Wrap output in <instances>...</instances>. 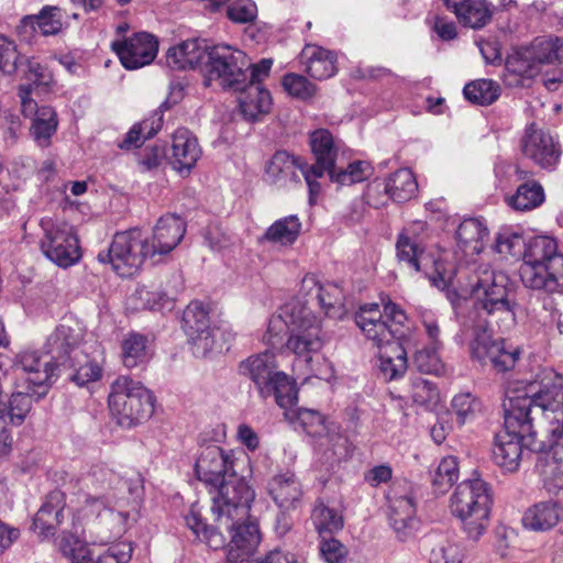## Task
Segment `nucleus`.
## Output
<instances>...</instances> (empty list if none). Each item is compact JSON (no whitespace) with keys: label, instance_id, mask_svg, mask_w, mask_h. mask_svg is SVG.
Returning <instances> with one entry per match:
<instances>
[{"label":"nucleus","instance_id":"obj_1","mask_svg":"<svg viewBox=\"0 0 563 563\" xmlns=\"http://www.w3.org/2000/svg\"><path fill=\"white\" fill-rule=\"evenodd\" d=\"M426 235L427 224L422 221H415L404 228L396 242L398 261L415 272L422 273L438 288L471 290L476 301L488 312L509 313L506 274L496 272L477 260L453 265L449 263V253L435 257L424 249Z\"/></svg>","mask_w":563,"mask_h":563},{"label":"nucleus","instance_id":"obj_2","mask_svg":"<svg viewBox=\"0 0 563 563\" xmlns=\"http://www.w3.org/2000/svg\"><path fill=\"white\" fill-rule=\"evenodd\" d=\"M267 389V393L260 394L261 397L266 399L274 396L276 404L285 410V419L294 429H300L309 438L316 455L324 464L332 465L351 455V443L340 423L316 409L292 408L297 401V387L287 374H275Z\"/></svg>","mask_w":563,"mask_h":563},{"label":"nucleus","instance_id":"obj_3","mask_svg":"<svg viewBox=\"0 0 563 563\" xmlns=\"http://www.w3.org/2000/svg\"><path fill=\"white\" fill-rule=\"evenodd\" d=\"M195 472L199 481L216 488L212 496V512L220 519L235 514L239 518L246 515L255 493L243 477L235 471L232 451H225L217 444L202 445L195 463Z\"/></svg>","mask_w":563,"mask_h":563},{"label":"nucleus","instance_id":"obj_4","mask_svg":"<svg viewBox=\"0 0 563 563\" xmlns=\"http://www.w3.org/2000/svg\"><path fill=\"white\" fill-rule=\"evenodd\" d=\"M286 334V349L297 361L310 366L321 352L324 338L321 320L298 299L284 303L278 313L269 319L264 340L269 346L277 349L283 344Z\"/></svg>","mask_w":563,"mask_h":563},{"label":"nucleus","instance_id":"obj_5","mask_svg":"<svg viewBox=\"0 0 563 563\" xmlns=\"http://www.w3.org/2000/svg\"><path fill=\"white\" fill-rule=\"evenodd\" d=\"M457 290L463 297L470 296L472 301V310L463 322V327L472 331V338L470 341V353L472 360L478 362L481 365L490 364L497 372H507L512 369L520 357V349L518 346L507 344L503 339H495L487 321V317H498L514 321V306L509 299V294L511 291L510 279L508 278L506 288V300L508 302L509 313L503 311L488 312L476 301V298L471 290Z\"/></svg>","mask_w":563,"mask_h":563},{"label":"nucleus","instance_id":"obj_6","mask_svg":"<svg viewBox=\"0 0 563 563\" xmlns=\"http://www.w3.org/2000/svg\"><path fill=\"white\" fill-rule=\"evenodd\" d=\"M538 383L529 384L526 390H508L505 402L519 408L521 417L536 426L537 416L541 417L545 434H556L563 430V377L551 368L540 374Z\"/></svg>","mask_w":563,"mask_h":563},{"label":"nucleus","instance_id":"obj_7","mask_svg":"<svg viewBox=\"0 0 563 563\" xmlns=\"http://www.w3.org/2000/svg\"><path fill=\"white\" fill-rule=\"evenodd\" d=\"M250 509L251 505L245 517L239 518L233 512V515L228 516V520L220 519L219 514L213 512L217 522L216 528L207 526L200 515L192 510L185 517V522L200 541L213 550L224 545L225 538L220 530L225 529L231 538L228 543V560L249 559L261 541L258 526L251 520Z\"/></svg>","mask_w":563,"mask_h":563},{"label":"nucleus","instance_id":"obj_8","mask_svg":"<svg viewBox=\"0 0 563 563\" xmlns=\"http://www.w3.org/2000/svg\"><path fill=\"white\" fill-rule=\"evenodd\" d=\"M519 274L523 285L549 294H563V254L549 235L529 240L522 254Z\"/></svg>","mask_w":563,"mask_h":563},{"label":"nucleus","instance_id":"obj_9","mask_svg":"<svg viewBox=\"0 0 563 563\" xmlns=\"http://www.w3.org/2000/svg\"><path fill=\"white\" fill-rule=\"evenodd\" d=\"M74 519L80 523L96 520L113 534L123 533L130 520L135 519L137 503L126 496L110 497L109 492H92L78 487L69 503Z\"/></svg>","mask_w":563,"mask_h":563},{"label":"nucleus","instance_id":"obj_10","mask_svg":"<svg viewBox=\"0 0 563 563\" xmlns=\"http://www.w3.org/2000/svg\"><path fill=\"white\" fill-rule=\"evenodd\" d=\"M492 506V487L481 477L461 482L449 501L451 514L461 521L467 537L475 541L489 526Z\"/></svg>","mask_w":563,"mask_h":563},{"label":"nucleus","instance_id":"obj_11","mask_svg":"<svg viewBox=\"0 0 563 563\" xmlns=\"http://www.w3.org/2000/svg\"><path fill=\"white\" fill-rule=\"evenodd\" d=\"M504 429L495 437L493 457L495 463L506 472H515L520 465L523 448L544 450L543 440H537V426L521 417L520 409L509 407L504 401Z\"/></svg>","mask_w":563,"mask_h":563},{"label":"nucleus","instance_id":"obj_12","mask_svg":"<svg viewBox=\"0 0 563 563\" xmlns=\"http://www.w3.org/2000/svg\"><path fill=\"white\" fill-rule=\"evenodd\" d=\"M252 66L247 55L230 45L209 48L201 73L206 86L217 82L224 89L244 91L247 87L246 70Z\"/></svg>","mask_w":563,"mask_h":563},{"label":"nucleus","instance_id":"obj_13","mask_svg":"<svg viewBox=\"0 0 563 563\" xmlns=\"http://www.w3.org/2000/svg\"><path fill=\"white\" fill-rule=\"evenodd\" d=\"M407 316L399 306L386 302L383 310L378 303H366L355 313V322L368 341L378 349L401 341L406 336Z\"/></svg>","mask_w":563,"mask_h":563},{"label":"nucleus","instance_id":"obj_14","mask_svg":"<svg viewBox=\"0 0 563 563\" xmlns=\"http://www.w3.org/2000/svg\"><path fill=\"white\" fill-rule=\"evenodd\" d=\"M109 409L118 423L131 428L150 418L154 411V396L140 382L119 376L111 384Z\"/></svg>","mask_w":563,"mask_h":563},{"label":"nucleus","instance_id":"obj_15","mask_svg":"<svg viewBox=\"0 0 563 563\" xmlns=\"http://www.w3.org/2000/svg\"><path fill=\"white\" fill-rule=\"evenodd\" d=\"M43 236L40 249L44 256L62 268L75 265L81 257L78 238L74 228L65 221L42 218Z\"/></svg>","mask_w":563,"mask_h":563},{"label":"nucleus","instance_id":"obj_16","mask_svg":"<svg viewBox=\"0 0 563 563\" xmlns=\"http://www.w3.org/2000/svg\"><path fill=\"white\" fill-rule=\"evenodd\" d=\"M147 257L150 258L146 239L136 228L118 232L108 252L98 254L101 263L111 264L113 271L122 277L133 275Z\"/></svg>","mask_w":563,"mask_h":563},{"label":"nucleus","instance_id":"obj_17","mask_svg":"<svg viewBox=\"0 0 563 563\" xmlns=\"http://www.w3.org/2000/svg\"><path fill=\"white\" fill-rule=\"evenodd\" d=\"M309 143L316 161L313 164H308L309 169L307 170L309 201L313 203L314 198L321 191L319 178L335 165L341 141L334 137L329 130L318 129L310 133Z\"/></svg>","mask_w":563,"mask_h":563},{"label":"nucleus","instance_id":"obj_18","mask_svg":"<svg viewBox=\"0 0 563 563\" xmlns=\"http://www.w3.org/2000/svg\"><path fill=\"white\" fill-rule=\"evenodd\" d=\"M57 544L62 554L71 563H128L133 552L131 543L118 542L96 553L79 537L66 532L58 538Z\"/></svg>","mask_w":563,"mask_h":563},{"label":"nucleus","instance_id":"obj_19","mask_svg":"<svg viewBox=\"0 0 563 563\" xmlns=\"http://www.w3.org/2000/svg\"><path fill=\"white\" fill-rule=\"evenodd\" d=\"M183 329L192 344L194 354L206 356L217 346L220 328H211L209 311L198 300L191 301L183 313Z\"/></svg>","mask_w":563,"mask_h":563},{"label":"nucleus","instance_id":"obj_20","mask_svg":"<svg viewBox=\"0 0 563 563\" xmlns=\"http://www.w3.org/2000/svg\"><path fill=\"white\" fill-rule=\"evenodd\" d=\"M15 371H20L26 384L40 399L48 393L54 376L55 365L47 353L42 354L35 350H24L14 357Z\"/></svg>","mask_w":563,"mask_h":563},{"label":"nucleus","instance_id":"obj_21","mask_svg":"<svg viewBox=\"0 0 563 563\" xmlns=\"http://www.w3.org/2000/svg\"><path fill=\"white\" fill-rule=\"evenodd\" d=\"M521 153L542 169L553 170L561 157L559 140L548 130L532 123L528 125L520 140Z\"/></svg>","mask_w":563,"mask_h":563},{"label":"nucleus","instance_id":"obj_22","mask_svg":"<svg viewBox=\"0 0 563 563\" xmlns=\"http://www.w3.org/2000/svg\"><path fill=\"white\" fill-rule=\"evenodd\" d=\"M267 493L280 510L277 523L284 530H288L286 514L300 508L305 495L300 479L291 471L275 474L267 483Z\"/></svg>","mask_w":563,"mask_h":563},{"label":"nucleus","instance_id":"obj_23","mask_svg":"<svg viewBox=\"0 0 563 563\" xmlns=\"http://www.w3.org/2000/svg\"><path fill=\"white\" fill-rule=\"evenodd\" d=\"M111 48L125 69L134 70L150 65L155 59L158 41L147 32H139L130 37L112 41Z\"/></svg>","mask_w":563,"mask_h":563},{"label":"nucleus","instance_id":"obj_24","mask_svg":"<svg viewBox=\"0 0 563 563\" xmlns=\"http://www.w3.org/2000/svg\"><path fill=\"white\" fill-rule=\"evenodd\" d=\"M31 87L20 86L19 97L21 99L22 113L32 118L31 135L37 145L46 147L55 134L58 125L57 114L49 106H41L30 98Z\"/></svg>","mask_w":563,"mask_h":563},{"label":"nucleus","instance_id":"obj_25","mask_svg":"<svg viewBox=\"0 0 563 563\" xmlns=\"http://www.w3.org/2000/svg\"><path fill=\"white\" fill-rule=\"evenodd\" d=\"M186 222L176 214L162 216L153 229L152 238L146 239L150 258L158 262L173 252L184 239Z\"/></svg>","mask_w":563,"mask_h":563},{"label":"nucleus","instance_id":"obj_26","mask_svg":"<svg viewBox=\"0 0 563 563\" xmlns=\"http://www.w3.org/2000/svg\"><path fill=\"white\" fill-rule=\"evenodd\" d=\"M308 163L286 151H277L265 168V180L277 187H292L300 184L299 173L307 183Z\"/></svg>","mask_w":563,"mask_h":563},{"label":"nucleus","instance_id":"obj_27","mask_svg":"<svg viewBox=\"0 0 563 563\" xmlns=\"http://www.w3.org/2000/svg\"><path fill=\"white\" fill-rule=\"evenodd\" d=\"M82 341V330L75 323L74 325L62 323L48 335L45 347L52 360L60 362V365L74 367L71 354L77 356V350Z\"/></svg>","mask_w":563,"mask_h":563},{"label":"nucleus","instance_id":"obj_28","mask_svg":"<svg viewBox=\"0 0 563 563\" xmlns=\"http://www.w3.org/2000/svg\"><path fill=\"white\" fill-rule=\"evenodd\" d=\"M415 498L410 494L389 497V523L401 541L411 539L419 527Z\"/></svg>","mask_w":563,"mask_h":563},{"label":"nucleus","instance_id":"obj_29","mask_svg":"<svg viewBox=\"0 0 563 563\" xmlns=\"http://www.w3.org/2000/svg\"><path fill=\"white\" fill-rule=\"evenodd\" d=\"M77 485L92 492H109L112 498H120L131 492L126 481L103 464L93 465L77 479Z\"/></svg>","mask_w":563,"mask_h":563},{"label":"nucleus","instance_id":"obj_30","mask_svg":"<svg viewBox=\"0 0 563 563\" xmlns=\"http://www.w3.org/2000/svg\"><path fill=\"white\" fill-rule=\"evenodd\" d=\"M444 4L462 25L471 29L486 26L492 21L495 10L486 0H444Z\"/></svg>","mask_w":563,"mask_h":563},{"label":"nucleus","instance_id":"obj_31","mask_svg":"<svg viewBox=\"0 0 563 563\" xmlns=\"http://www.w3.org/2000/svg\"><path fill=\"white\" fill-rule=\"evenodd\" d=\"M170 150V163L179 173L189 172L201 156L197 137L184 128L174 133Z\"/></svg>","mask_w":563,"mask_h":563},{"label":"nucleus","instance_id":"obj_32","mask_svg":"<svg viewBox=\"0 0 563 563\" xmlns=\"http://www.w3.org/2000/svg\"><path fill=\"white\" fill-rule=\"evenodd\" d=\"M65 505V494L62 490L51 492L33 519L34 531L44 537L54 534L64 519Z\"/></svg>","mask_w":563,"mask_h":563},{"label":"nucleus","instance_id":"obj_33","mask_svg":"<svg viewBox=\"0 0 563 563\" xmlns=\"http://www.w3.org/2000/svg\"><path fill=\"white\" fill-rule=\"evenodd\" d=\"M209 48L205 41L198 38L183 41L168 48L167 65L174 69L195 68L197 65L202 67Z\"/></svg>","mask_w":563,"mask_h":563},{"label":"nucleus","instance_id":"obj_34","mask_svg":"<svg viewBox=\"0 0 563 563\" xmlns=\"http://www.w3.org/2000/svg\"><path fill=\"white\" fill-rule=\"evenodd\" d=\"M275 355L271 350L255 356L249 357L240 365L241 374L247 376L255 384L258 393H267V385L275 378L276 369Z\"/></svg>","mask_w":563,"mask_h":563},{"label":"nucleus","instance_id":"obj_35","mask_svg":"<svg viewBox=\"0 0 563 563\" xmlns=\"http://www.w3.org/2000/svg\"><path fill=\"white\" fill-rule=\"evenodd\" d=\"M561 520H563V507L552 500L532 505L525 511L521 518L526 529L537 532L551 530Z\"/></svg>","mask_w":563,"mask_h":563},{"label":"nucleus","instance_id":"obj_36","mask_svg":"<svg viewBox=\"0 0 563 563\" xmlns=\"http://www.w3.org/2000/svg\"><path fill=\"white\" fill-rule=\"evenodd\" d=\"M489 230L481 218L464 219L456 230V241L465 256L478 255L485 246Z\"/></svg>","mask_w":563,"mask_h":563},{"label":"nucleus","instance_id":"obj_37","mask_svg":"<svg viewBox=\"0 0 563 563\" xmlns=\"http://www.w3.org/2000/svg\"><path fill=\"white\" fill-rule=\"evenodd\" d=\"M305 70L314 79L323 80L336 73L335 55L317 45H306L300 54Z\"/></svg>","mask_w":563,"mask_h":563},{"label":"nucleus","instance_id":"obj_38","mask_svg":"<svg viewBox=\"0 0 563 563\" xmlns=\"http://www.w3.org/2000/svg\"><path fill=\"white\" fill-rule=\"evenodd\" d=\"M301 222L295 214L276 220L260 238L261 243H271L279 246H290L298 239Z\"/></svg>","mask_w":563,"mask_h":563},{"label":"nucleus","instance_id":"obj_39","mask_svg":"<svg viewBox=\"0 0 563 563\" xmlns=\"http://www.w3.org/2000/svg\"><path fill=\"white\" fill-rule=\"evenodd\" d=\"M507 205L521 212L537 209L545 200V192L542 185L538 180H529L521 183L516 191L506 197Z\"/></svg>","mask_w":563,"mask_h":563},{"label":"nucleus","instance_id":"obj_40","mask_svg":"<svg viewBox=\"0 0 563 563\" xmlns=\"http://www.w3.org/2000/svg\"><path fill=\"white\" fill-rule=\"evenodd\" d=\"M378 360L380 373L387 380L397 379L407 371V353L400 341L379 349Z\"/></svg>","mask_w":563,"mask_h":563},{"label":"nucleus","instance_id":"obj_41","mask_svg":"<svg viewBox=\"0 0 563 563\" xmlns=\"http://www.w3.org/2000/svg\"><path fill=\"white\" fill-rule=\"evenodd\" d=\"M384 190L393 201L401 203L415 197L418 184L410 169L400 168L385 180Z\"/></svg>","mask_w":563,"mask_h":563},{"label":"nucleus","instance_id":"obj_42","mask_svg":"<svg viewBox=\"0 0 563 563\" xmlns=\"http://www.w3.org/2000/svg\"><path fill=\"white\" fill-rule=\"evenodd\" d=\"M506 69L510 75L518 76L516 82L523 85L525 79H531L540 73V64L533 54L531 45L521 47L508 56Z\"/></svg>","mask_w":563,"mask_h":563},{"label":"nucleus","instance_id":"obj_43","mask_svg":"<svg viewBox=\"0 0 563 563\" xmlns=\"http://www.w3.org/2000/svg\"><path fill=\"white\" fill-rule=\"evenodd\" d=\"M247 92L240 99V109L249 121H256L261 115L268 113L272 106V97L268 90L261 86L246 87Z\"/></svg>","mask_w":563,"mask_h":563},{"label":"nucleus","instance_id":"obj_44","mask_svg":"<svg viewBox=\"0 0 563 563\" xmlns=\"http://www.w3.org/2000/svg\"><path fill=\"white\" fill-rule=\"evenodd\" d=\"M59 11L57 7H44L37 15L23 18L22 26L44 36L55 35L62 29Z\"/></svg>","mask_w":563,"mask_h":563},{"label":"nucleus","instance_id":"obj_45","mask_svg":"<svg viewBox=\"0 0 563 563\" xmlns=\"http://www.w3.org/2000/svg\"><path fill=\"white\" fill-rule=\"evenodd\" d=\"M311 520L321 536L336 533L344 526L342 512L336 508L329 507L323 501L316 503L311 512Z\"/></svg>","mask_w":563,"mask_h":563},{"label":"nucleus","instance_id":"obj_46","mask_svg":"<svg viewBox=\"0 0 563 563\" xmlns=\"http://www.w3.org/2000/svg\"><path fill=\"white\" fill-rule=\"evenodd\" d=\"M327 174L332 183L351 186L366 180L373 174V167L366 161H354L345 168L334 165Z\"/></svg>","mask_w":563,"mask_h":563},{"label":"nucleus","instance_id":"obj_47","mask_svg":"<svg viewBox=\"0 0 563 563\" xmlns=\"http://www.w3.org/2000/svg\"><path fill=\"white\" fill-rule=\"evenodd\" d=\"M316 305L319 306L328 317L334 319H342L347 312L343 290L336 284L332 283L323 285L322 294H320Z\"/></svg>","mask_w":563,"mask_h":563},{"label":"nucleus","instance_id":"obj_48","mask_svg":"<svg viewBox=\"0 0 563 563\" xmlns=\"http://www.w3.org/2000/svg\"><path fill=\"white\" fill-rule=\"evenodd\" d=\"M540 66L563 63V37L540 36L530 44Z\"/></svg>","mask_w":563,"mask_h":563},{"label":"nucleus","instance_id":"obj_49","mask_svg":"<svg viewBox=\"0 0 563 563\" xmlns=\"http://www.w3.org/2000/svg\"><path fill=\"white\" fill-rule=\"evenodd\" d=\"M130 300L135 309H147L154 311L172 310L173 299L163 291L152 290L146 286L139 287Z\"/></svg>","mask_w":563,"mask_h":563},{"label":"nucleus","instance_id":"obj_50","mask_svg":"<svg viewBox=\"0 0 563 563\" xmlns=\"http://www.w3.org/2000/svg\"><path fill=\"white\" fill-rule=\"evenodd\" d=\"M148 357L147 339L139 333H130L122 341V361L125 367L134 368Z\"/></svg>","mask_w":563,"mask_h":563},{"label":"nucleus","instance_id":"obj_51","mask_svg":"<svg viewBox=\"0 0 563 563\" xmlns=\"http://www.w3.org/2000/svg\"><path fill=\"white\" fill-rule=\"evenodd\" d=\"M464 97L472 103L488 106L499 97V86L489 79H479L467 84L463 89Z\"/></svg>","mask_w":563,"mask_h":563},{"label":"nucleus","instance_id":"obj_52","mask_svg":"<svg viewBox=\"0 0 563 563\" xmlns=\"http://www.w3.org/2000/svg\"><path fill=\"white\" fill-rule=\"evenodd\" d=\"M525 246L526 242L522 233L512 228H501L496 234L494 249L504 256L519 255Z\"/></svg>","mask_w":563,"mask_h":563},{"label":"nucleus","instance_id":"obj_53","mask_svg":"<svg viewBox=\"0 0 563 563\" xmlns=\"http://www.w3.org/2000/svg\"><path fill=\"white\" fill-rule=\"evenodd\" d=\"M459 478V463L456 457H443L432 475V485L437 493H445Z\"/></svg>","mask_w":563,"mask_h":563},{"label":"nucleus","instance_id":"obj_54","mask_svg":"<svg viewBox=\"0 0 563 563\" xmlns=\"http://www.w3.org/2000/svg\"><path fill=\"white\" fill-rule=\"evenodd\" d=\"M451 405L460 424L473 421L481 412V402L471 393L455 395Z\"/></svg>","mask_w":563,"mask_h":563},{"label":"nucleus","instance_id":"obj_55","mask_svg":"<svg viewBox=\"0 0 563 563\" xmlns=\"http://www.w3.org/2000/svg\"><path fill=\"white\" fill-rule=\"evenodd\" d=\"M549 449L547 467L554 477L563 476V429L556 434H545Z\"/></svg>","mask_w":563,"mask_h":563},{"label":"nucleus","instance_id":"obj_56","mask_svg":"<svg viewBox=\"0 0 563 563\" xmlns=\"http://www.w3.org/2000/svg\"><path fill=\"white\" fill-rule=\"evenodd\" d=\"M282 84L288 95L300 100H307L316 92V86L299 74H286Z\"/></svg>","mask_w":563,"mask_h":563},{"label":"nucleus","instance_id":"obj_57","mask_svg":"<svg viewBox=\"0 0 563 563\" xmlns=\"http://www.w3.org/2000/svg\"><path fill=\"white\" fill-rule=\"evenodd\" d=\"M22 66H25L24 76L30 81L26 86L31 87V93L35 88L40 86L47 87L53 82L52 73L35 58L25 59Z\"/></svg>","mask_w":563,"mask_h":563},{"label":"nucleus","instance_id":"obj_58","mask_svg":"<svg viewBox=\"0 0 563 563\" xmlns=\"http://www.w3.org/2000/svg\"><path fill=\"white\" fill-rule=\"evenodd\" d=\"M438 346L432 345L417 351L415 354V365L418 371L426 374L440 375L443 373V363L437 352Z\"/></svg>","mask_w":563,"mask_h":563},{"label":"nucleus","instance_id":"obj_59","mask_svg":"<svg viewBox=\"0 0 563 563\" xmlns=\"http://www.w3.org/2000/svg\"><path fill=\"white\" fill-rule=\"evenodd\" d=\"M412 399L421 406H432L439 401L440 393L431 380L418 377L412 380Z\"/></svg>","mask_w":563,"mask_h":563},{"label":"nucleus","instance_id":"obj_60","mask_svg":"<svg viewBox=\"0 0 563 563\" xmlns=\"http://www.w3.org/2000/svg\"><path fill=\"white\" fill-rule=\"evenodd\" d=\"M19 65H23L16 51L15 44L0 35V70L3 74H13Z\"/></svg>","mask_w":563,"mask_h":563},{"label":"nucleus","instance_id":"obj_61","mask_svg":"<svg viewBox=\"0 0 563 563\" xmlns=\"http://www.w3.org/2000/svg\"><path fill=\"white\" fill-rule=\"evenodd\" d=\"M463 559V549L450 541L438 544L430 553L431 563H462Z\"/></svg>","mask_w":563,"mask_h":563},{"label":"nucleus","instance_id":"obj_62","mask_svg":"<svg viewBox=\"0 0 563 563\" xmlns=\"http://www.w3.org/2000/svg\"><path fill=\"white\" fill-rule=\"evenodd\" d=\"M257 14V8L252 0H239L228 8V18L235 23L252 22Z\"/></svg>","mask_w":563,"mask_h":563},{"label":"nucleus","instance_id":"obj_63","mask_svg":"<svg viewBox=\"0 0 563 563\" xmlns=\"http://www.w3.org/2000/svg\"><path fill=\"white\" fill-rule=\"evenodd\" d=\"M102 374V368L100 365L95 362L88 360L85 356V362L79 365L78 368L75 369V373L71 375V380L76 383L78 386H85L88 383L96 382L100 379Z\"/></svg>","mask_w":563,"mask_h":563},{"label":"nucleus","instance_id":"obj_64","mask_svg":"<svg viewBox=\"0 0 563 563\" xmlns=\"http://www.w3.org/2000/svg\"><path fill=\"white\" fill-rule=\"evenodd\" d=\"M323 285L320 284L319 279L314 274H307L301 283L299 288V295L306 298V301H301L298 297V299L301 303L307 305L311 310V305L313 302H317L320 294H322Z\"/></svg>","mask_w":563,"mask_h":563}]
</instances>
